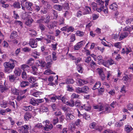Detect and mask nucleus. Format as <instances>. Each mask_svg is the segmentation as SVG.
Here are the masks:
<instances>
[{"label": "nucleus", "mask_w": 133, "mask_h": 133, "mask_svg": "<svg viewBox=\"0 0 133 133\" xmlns=\"http://www.w3.org/2000/svg\"><path fill=\"white\" fill-rule=\"evenodd\" d=\"M29 126L27 125L22 126L19 128L18 131L20 133H29Z\"/></svg>", "instance_id": "obj_3"}, {"label": "nucleus", "mask_w": 133, "mask_h": 133, "mask_svg": "<svg viewBox=\"0 0 133 133\" xmlns=\"http://www.w3.org/2000/svg\"><path fill=\"white\" fill-rule=\"evenodd\" d=\"M91 6L93 8V9L94 10H96V9H97V4L95 2H92L91 4Z\"/></svg>", "instance_id": "obj_57"}, {"label": "nucleus", "mask_w": 133, "mask_h": 133, "mask_svg": "<svg viewBox=\"0 0 133 133\" xmlns=\"http://www.w3.org/2000/svg\"><path fill=\"white\" fill-rule=\"evenodd\" d=\"M22 78L24 80L26 79L27 78V76L26 72L25 71H23L22 74Z\"/></svg>", "instance_id": "obj_46"}, {"label": "nucleus", "mask_w": 133, "mask_h": 133, "mask_svg": "<svg viewBox=\"0 0 133 133\" xmlns=\"http://www.w3.org/2000/svg\"><path fill=\"white\" fill-rule=\"evenodd\" d=\"M21 68L23 70L28 71L30 67L28 65L24 64L22 65L21 66Z\"/></svg>", "instance_id": "obj_23"}, {"label": "nucleus", "mask_w": 133, "mask_h": 133, "mask_svg": "<svg viewBox=\"0 0 133 133\" xmlns=\"http://www.w3.org/2000/svg\"><path fill=\"white\" fill-rule=\"evenodd\" d=\"M27 79L30 82L32 83H34L36 81V78L32 76L29 77Z\"/></svg>", "instance_id": "obj_24"}, {"label": "nucleus", "mask_w": 133, "mask_h": 133, "mask_svg": "<svg viewBox=\"0 0 133 133\" xmlns=\"http://www.w3.org/2000/svg\"><path fill=\"white\" fill-rule=\"evenodd\" d=\"M14 23L17 26H19L22 28L23 27V23L21 21L16 20L14 22Z\"/></svg>", "instance_id": "obj_21"}, {"label": "nucleus", "mask_w": 133, "mask_h": 133, "mask_svg": "<svg viewBox=\"0 0 133 133\" xmlns=\"http://www.w3.org/2000/svg\"><path fill=\"white\" fill-rule=\"evenodd\" d=\"M40 111L43 112H46L48 111V109L47 107H43L40 108Z\"/></svg>", "instance_id": "obj_48"}, {"label": "nucleus", "mask_w": 133, "mask_h": 133, "mask_svg": "<svg viewBox=\"0 0 133 133\" xmlns=\"http://www.w3.org/2000/svg\"><path fill=\"white\" fill-rule=\"evenodd\" d=\"M7 103L6 102L3 101L1 102L0 105L1 107H3L4 108H5L7 106Z\"/></svg>", "instance_id": "obj_38"}, {"label": "nucleus", "mask_w": 133, "mask_h": 133, "mask_svg": "<svg viewBox=\"0 0 133 133\" xmlns=\"http://www.w3.org/2000/svg\"><path fill=\"white\" fill-rule=\"evenodd\" d=\"M74 30V28L72 26H70L68 27L67 26V32H73Z\"/></svg>", "instance_id": "obj_45"}, {"label": "nucleus", "mask_w": 133, "mask_h": 133, "mask_svg": "<svg viewBox=\"0 0 133 133\" xmlns=\"http://www.w3.org/2000/svg\"><path fill=\"white\" fill-rule=\"evenodd\" d=\"M32 73L34 75H36L37 74V68L36 67L34 66H32Z\"/></svg>", "instance_id": "obj_30"}, {"label": "nucleus", "mask_w": 133, "mask_h": 133, "mask_svg": "<svg viewBox=\"0 0 133 133\" xmlns=\"http://www.w3.org/2000/svg\"><path fill=\"white\" fill-rule=\"evenodd\" d=\"M37 61H38L39 62V63L40 64V65H39V66H41L42 68L46 67V63L44 61L43 59H40Z\"/></svg>", "instance_id": "obj_12"}, {"label": "nucleus", "mask_w": 133, "mask_h": 133, "mask_svg": "<svg viewBox=\"0 0 133 133\" xmlns=\"http://www.w3.org/2000/svg\"><path fill=\"white\" fill-rule=\"evenodd\" d=\"M12 91L14 95H19V91L17 89H14L12 90Z\"/></svg>", "instance_id": "obj_54"}, {"label": "nucleus", "mask_w": 133, "mask_h": 133, "mask_svg": "<svg viewBox=\"0 0 133 133\" xmlns=\"http://www.w3.org/2000/svg\"><path fill=\"white\" fill-rule=\"evenodd\" d=\"M33 107L31 105H29L28 106H23V109L26 111H31L33 108Z\"/></svg>", "instance_id": "obj_16"}, {"label": "nucleus", "mask_w": 133, "mask_h": 133, "mask_svg": "<svg viewBox=\"0 0 133 133\" xmlns=\"http://www.w3.org/2000/svg\"><path fill=\"white\" fill-rule=\"evenodd\" d=\"M25 7L28 10L32 11L33 9L31 7L33 5L32 3L30 2H27L25 3Z\"/></svg>", "instance_id": "obj_8"}, {"label": "nucleus", "mask_w": 133, "mask_h": 133, "mask_svg": "<svg viewBox=\"0 0 133 133\" xmlns=\"http://www.w3.org/2000/svg\"><path fill=\"white\" fill-rule=\"evenodd\" d=\"M21 72V70L19 68H17L15 69L14 71L15 75L18 76H19L20 75Z\"/></svg>", "instance_id": "obj_20"}, {"label": "nucleus", "mask_w": 133, "mask_h": 133, "mask_svg": "<svg viewBox=\"0 0 133 133\" xmlns=\"http://www.w3.org/2000/svg\"><path fill=\"white\" fill-rule=\"evenodd\" d=\"M29 103L34 106H37L36 99H35L33 98H31L29 101Z\"/></svg>", "instance_id": "obj_28"}, {"label": "nucleus", "mask_w": 133, "mask_h": 133, "mask_svg": "<svg viewBox=\"0 0 133 133\" xmlns=\"http://www.w3.org/2000/svg\"><path fill=\"white\" fill-rule=\"evenodd\" d=\"M29 43L30 46L32 48H36L37 46V41H36V39H30L29 42Z\"/></svg>", "instance_id": "obj_5"}, {"label": "nucleus", "mask_w": 133, "mask_h": 133, "mask_svg": "<svg viewBox=\"0 0 133 133\" xmlns=\"http://www.w3.org/2000/svg\"><path fill=\"white\" fill-rule=\"evenodd\" d=\"M66 80L67 84H73L74 82V80L72 79H68Z\"/></svg>", "instance_id": "obj_59"}, {"label": "nucleus", "mask_w": 133, "mask_h": 133, "mask_svg": "<svg viewBox=\"0 0 133 133\" xmlns=\"http://www.w3.org/2000/svg\"><path fill=\"white\" fill-rule=\"evenodd\" d=\"M56 26L55 23V22H52L50 24H49L48 26V27L49 29H53Z\"/></svg>", "instance_id": "obj_32"}, {"label": "nucleus", "mask_w": 133, "mask_h": 133, "mask_svg": "<svg viewBox=\"0 0 133 133\" xmlns=\"http://www.w3.org/2000/svg\"><path fill=\"white\" fill-rule=\"evenodd\" d=\"M101 85V83L100 82H97L93 87V89L95 90L96 89L100 87Z\"/></svg>", "instance_id": "obj_35"}, {"label": "nucleus", "mask_w": 133, "mask_h": 133, "mask_svg": "<svg viewBox=\"0 0 133 133\" xmlns=\"http://www.w3.org/2000/svg\"><path fill=\"white\" fill-rule=\"evenodd\" d=\"M53 8L58 11H61L62 10L63 6L59 4H55L53 6Z\"/></svg>", "instance_id": "obj_13"}, {"label": "nucleus", "mask_w": 133, "mask_h": 133, "mask_svg": "<svg viewBox=\"0 0 133 133\" xmlns=\"http://www.w3.org/2000/svg\"><path fill=\"white\" fill-rule=\"evenodd\" d=\"M29 33L30 36L32 37H34L37 35L36 31L34 30L30 29L29 30Z\"/></svg>", "instance_id": "obj_19"}, {"label": "nucleus", "mask_w": 133, "mask_h": 133, "mask_svg": "<svg viewBox=\"0 0 133 133\" xmlns=\"http://www.w3.org/2000/svg\"><path fill=\"white\" fill-rule=\"evenodd\" d=\"M37 106L39 104L43 102H44V100L42 99H36Z\"/></svg>", "instance_id": "obj_56"}, {"label": "nucleus", "mask_w": 133, "mask_h": 133, "mask_svg": "<svg viewBox=\"0 0 133 133\" xmlns=\"http://www.w3.org/2000/svg\"><path fill=\"white\" fill-rule=\"evenodd\" d=\"M81 105V103L80 101L77 100L75 102V105L76 107H79Z\"/></svg>", "instance_id": "obj_51"}, {"label": "nucleus", "mask_w": 133, "mask_h": 133, "mask_svg": "<svg viewBox=\"0 0 133 133\" xmlns=\"http://www.w3.org/2000/svg\"><path fill=\"white\" fill-rule=\"evenodd\" d=\"M52 11L53 12V14L54 15V18L56 19L58 17L57 12L54 10H52Z\"/></svg>", "instance_id": "obj_42"}, {"label": "nucleus", "mask_w": 133, "mask_h": 133, "mask_svg": "<svg viewBox=\"0 0 133 133\" xmlns=\"http://www.w3.org/2000/svg\"><path fill=\"white\" fill-rule=\"evenodd\" d=\"M64 19L63 17H60L59 20V23L60 25L63 24H64Z\"/></svg>", "instance_id": "obj_49"}, {"label": "nucleus", "mask_w": 133, "mask_h": 133, "mask_svg": "<svg viewBox=\"0 0 133 133\" xmlns=\"http://www.w3.org/2000/svg\"><path fill=\"white\" fill-rule=\"evenodd\" d=\"M75 34L76 36L82 37L83 36L84 33V32L82 31H77L75 33Z\"/></svg>", "instance_id": "obj_36"}, {"label": "nucleus", "mask_w": 133, "mask_h": 133, "mask_svg": "<svg viewBox=\"0 0 133 133\" xmlns=\"http://www.w3.org/2000/svg\"><path fill=\"white\" fill-rule=\"evenodd\" d=\"M93 108L95 109H99V111L104 110V108L102 104H99L97 105L93 106Z\"/></svg>", "instance_id": "obj_11"}, {"label": "nucleus", "mask_w": 133, "mask_h": 133, "mask_svg": "<svg viewBox=\"0 0 133 133\" xmlns=\"http://www.w3.org/2000/svg\"><path fill=\"white\" fill-rule=\"evenodd\" d=\"M9 78L10 81H13L16 79V77L14 75H10L9 76Z\"/></svg>", "instance_id": "obj_44"}, {"label": "nucleus", "mask_w": 133, "mask_h": 133, "mask_svg": "<svg viewBox=\"0 0 133 133\" xmlns=\"http://www.w3.org/2000/svg\"><path fill=\"white\" fill-rule=\"evenodd\" d=\"M118 6L116 3H113L110 6V8L112 10L116 11L117 10Z\"/></svg>", "instance_id": "obj_14"}, {"label": "nucleus", "mask_w": 133, "mask_h": 133, "mask_svg": "<svg viewBox=\"0 0 133 133\" xmlns=\"http://www.w3.org/2000/svg\"><path fill=\"white\" fill-rule=\"evenodd\" d=\"M91 109V107L88 105L85 104V109L87 111H90Z\"/></svg>", "instance_id": "obj_61"}, {"label": "nucleus", "mask_w": 133, "mask_h": 133, "mask_svg": "<svg viewBox=\"0 0 133 133\" xmlns=\"http://www.w3.org/2000/svg\"><path fill=\"white\" fill-rule=\"evenodd\" d=\"M128 33L126 32L121 33L119 38V40H122L126 38L128 36Z\"/></svg>", "instance_id": "obj_17"}, {"label": "nucleus", "mask_w": 133, "mask_h": 133, "mask_svg": "<svg viewBox=\"0 0 133 133\" xmlns=\"http://www.w3.org/2000/svg\"><path fill=\"white\" fill-rule=\"evenodd\" d=\"M97 70L101 77L102 80H103L105 78V76L103 72L102 69H101L98 68Z\"/></svg>", "instance_id": "obj_6"}, {"label": "nucleus", "mask_w": 133, "mask_h": 133, "mask_svg": "<svg viewBox=\"0 0 133 133\" xmlns=\"http://www.w3.org/2000/svg\"><path fill=\"white\" fill-rule=\"evenodd\" d=\"M41 92L38 91H36L32 94V95L36 97H37L39 96V95L41 94Z\"/></svg>", "instance_id": "obj_50"}, {"label": "nucleus", "mask_w": 133, "mask_h": 133, "mask_svg": "<svg viewBox=\"0 0 133 133\" xmlns=\"http://www.w3.org/2000/svg\"><path fill=\"white\" fill-rule=\"evenodd\" d=\"M65 117L66 120L68 122L71 121L75 118V115L74 113H68L65 114Z\"/></svg>", "instance_id": "obj_4"}, {"label": "nucleus", "mask_w": 133, "mask_h": 133, "mask_svg": "<svg viewBox=\"0 0 133 133\" xmlns=\"http://www.w3.org/2000/svg\"><path fill=\"white\" fill-rule=\"evenodd\" d=\"M50 16L49 15H48L46 17V18H44L43 17V19H44V20H43L44 22L46 24H48L50 21Z\"/></svg>", "instance_id": "obj_43"}, {"label": "nucleus", "mask_w": 133, "mask_h": 133, "mask_svg": "<svg viewBox=\"0 0 133 133\" xmlns=\"http://www.w3.org/2000/svg\"><path fill=\"white\" fill-rule=\"evenodd\" d=\"M78 82L79 83V85L81 86L84 84H87L88 82L83 79H79L78 80Z\"/></svg>", "instance_id": "obj_18"}, {"label": "nucleus", "mask_w": 133, "mask_h": 133, "mask_svg": "<svg viewBox=\"0 0 133 133\" xmlns=\"http://www.w3.org/2000/svg\"><path fill=\"white\" fill-rule=\"evenodd\" d=\"M5 83V81L4 80L0 81V90L2 93L6 91L8 89Z\"/></svg>", "instance_id": "obj_2"}, {"label": "nucleus", "mask_w": 133, "mask_h": 133, "mask_svg": "<svg viewBox=\"0 0 133 133\" xmlns=\"http://www.w3.org/2000/svg\"><path fill=\"white\" fill-rule=\"evenodd\" d=\"M82 93H87L89 91V87L86 86H85L82 88Z\"/></svg>", "instance_id": "obj_29"}, {"label": "nucleus", "mask_w": 133, "mask_h": 133, "mask_svg": "<svg viewBox=\"0 0 133 133\" xmlns=\"http://www.w3.org/2000/svg\"><path fill=\"white\" fill-rule=\"evenodd\" d=\"M65 9H68L69 8V4L68 3H65L62 6Z\"/></svg>", "instance_id": "obj_64"}, {"label": "nucleus", "mask_w": 133, "mask_h": 133, "mask_svg": "<svg viewBox=\"0 0 133 133\" xmlns=\"http://www.w3.org/2000/svg\"><path fill=\"white\" fill-rule=\"evenodd\" d=\"M81 123V121L79 119H77L75 121V125L77 126L80 125Z\"/></svg>", "instance_id": "obj_58"}, {"label": "nucleus", "mask_w": 133, "mask_h": 133, "mask_svg": "<svg viewBox=\"0 0 133 133\" xmlns=\"http://www.w3.org/2000/svg\"><path fill=\"white\" fill-rule=\"evenodd\" d=\"M91 12V8L90 7L86 6L84 10V11L83 12V14L85 15L90 14Z\"/></svg>", "instance_id": "obj_10"}, {"label": "nucleus", "mask_w": 133, "mask_h": 133, "mask_svg": "<svg viewBox=\"0 0 133 133\" xmlns=\"http://www.w3.org/2000/svg\"><path fill=\"white\" fill-rule=\"evenodd\" d=\"M11 6H13L14 8L17 9L20 8H21L20 4L18 2H15Z\"/></svg>", "instance_id": "obj_26"}, {"label": "nucleus", "mask_w": 133, "mask_h": 133, "mask_svg": "<svg viewBox=\"0 0 133 133\" xmlns=\"http://www.w3.org/2000/svg\"><path fill=\"white\" fill-rule=\"evenodd\" d=\"M53 128V126L51 124L49 125L45 124V126L44 127V130L46 131H49Z\"/></svg>", "instance_id": "obj_15"}, {"label": "nucleus", "mask_w": 133, "mask_h": 133, "mask_svg": "<svg viewBox=\"0 0 133 133\" xmlns=\"http://www.w3.org/2000/svg\"><path fill=\"white\" fill-rule=\"evenodd\" d=\"M83 118L86 120H88L90 118V116L87 115L86 113L84 114L83 115Z\"/></svg>", "instance_id": "obj_63"}, {"label": "nucleus", "mask_w": 133, "mask_h": 133, "mask_svg": "<svg viewBox=\"0 0 133 133\" xmlns=\"http://www.w3.org/2000/svg\"><path fill=\"white\" fill-rule=\"evenodd\" d=\"M41 7V6H40L35 5V6H34V9L36 11L38 12L40 10Z\"/></svg>", "instance_id": "obj_52"}, {"label": "nucleus", "mask_w": 133, "mask_h": 133, "mask_svg": "<svg viewBox=\"0 0 133 133\" xmlns=\"http://www.w3.org/2000/svg\"><path fill=\"white\" fill-rule=\"evenodd\" d=\"M58 121L59 119L58 118L56 117L53 119L52 123L54 125H55L58 122Z\"/></svg>", "instance_id": "obj_60"}, {"label": "nucleus", "mask_w": 133, "mask_h": 133, "mask_svg": "<svg viewBox=\"0 0 133 133\" xmlns=\"http://www.w3.org/2000/svg\"><path fill=\"white\" fill-rule=\"evenodd\" d=\"M131 127L129 125H126L125 127V130L126 132L129 133L131 132L132 130Z\"/></svg>", "instance_id": "obj_27"}, {"label": "nucleus", "mask_w": 133, "mask_h": 133, "mask_svg": "<svg viewBox=\"0 0 133 133\" xmlns=\"http://www.w3.org/2000/svg\"><path fill=\"white\" fill-rule=\"evenodd\" d=\"M32 116V114L30 112H26L24 116V119L25 121L29 120Z\"/></svg>", "instance_id": "obj_9"}, {"label": "nucleus", "mask_w": 133, "mask_h": 133, "mask_svg": "<svg viewBox=\"0 0 133 133\" xmlns=\"http://www.w3.org/2000/svg\"><path fill=\"white\" fill-rule=\"evenodd\" d=\"M8 104L10 106H12V108L13 110H14L15 109V105L14 102L10 101L8 103Z\"/></svg>", "instance_id": "obj_55"}, {"label": "nucleus", "mask_w": 133, "mask_h": 133, "mask_svg": "<svg viewBox=\"0 0 133 133\" xmlns=\"http://www.w3.org/2000/svg\"><path fill=\"white\" fill-rule=\"evenodd\" d=\"M97 59L98 60V62L99 64H101L103 62L102 57L101 55H99L97 57Z\"/></svg>", "instance_id": "obj_34"}, {"label": "nucleus", "mask_w": 133, "mask_h": 133, "mask_svg": "<svg viewBox=\"0 0 133 133\" xmlns=\"http://www.w3.org/2000/svg\"><path fill=\"white\" fill-rule=\"evenodd\" d=\"M100 7L99 8H97V9H96V11L98 12H100L102 11L104 8V5H100Z\"/></svg>", "instance_id": "obj_41"}, {"label": "nucleus", "mask_w": 133, "mask_h": 133, "mask_svg": "<svg viewBox=\"0 0 133 133\" xmlns=\"http://www.w3.org/2000/svg\"><path fill=\"white\" fill-rule=\"evenodd\" d=\"M82 88L77 87L75 89L76 92H77L79 93H82Z\"/></svg>", "instance_id": "obj_62"}, {"label": "nucleus", "mask_w": 133, "mask_h": 133, "mask_svg": "<svg viewBox=\"0 0 133 133\" xmlns=\"http://www.w3.org/2000/svg\"><path fill=\"white\" fill-rule=\"evenodd\" d=\"M54 114L56 116H59L61 115L62 113L59 110H58L54 112Z\"/></svg>", "instance_id": "obj_53"}, {"label": "nucleus", "mask_w": 133, "mask_h": 133, "mask_svg": "<svg viewBox=\"0 0 133 133\" xmlns=\"http://www.w3.org/2000/svg\"><path fill=\"white\" fill-rule=\"evenodd\" d=\"M39 26L40 29L42 31H44L46 27L45 26L41 23L39 24Z\"/></svg>", "instance_id": "obj_39"}, {"label": "nucleus", "mask_w": 133, "mask_h": 133, "mask_svg": "<svg viewBox=\"0 0 133 133\" xmlns=\"http://www.w3.org/2000/svg\"><path fill=\"white\" fill-rule=\"evenodd\" d=\"M17 63L16 60L12 58H10L9 62H4L3 64L4 72L9 73L11 72Z\"/></svg>", "instance_id": "obj_1"}, {"label": "nucleus", "mask_w": 133, "mask_h": 133, "mask_svg": "<svg viewBox=\"0 0 133 133\" xmlns=\"http://www.w3.org/2000/svg\"><path fill=\"white\" fill-rule=\"evenodd\" d=\"M44 74H55V73L53 71H52L50 69H48L46 70L44 72Z\"/></svg>", "instance_id": "obj_33"}, {"label": "nucleus", "mask_w": 133, "mask_h": 133, "mask_svg": "<svg viewBox=\"0 0 133 133\" xmlns=\"http://www.w3.org/2000/svg\"><path fill=\"white\" fill-rule=\"evenodd\" d=\"M96 49H98L101 51L102 53H103L105 49V48L104 47H99L98 46L95 47Z\"/></svg>", "instance_id": "obj_47"}, {"label": "nucleus", "mask_w": 133, "mask_h": 133, "mask_svg": "<svg viewBox=\"0 0 133 133\" xmlns=\"http://www.w3.org/2000/svg\"><path fill=\"white\" fill-rule=\"evenodd\" d=\"M29 83L28 82L23 81L21 82L20 86L22 87H24L29 85Z\"/></svg>", "instance_id": "obj_25"}, {"label": "nucleus", "mask_w": 133, "mask_h": 133, "mask_svg": "<svg viewBox=\"0 0 133 133\" xmlns=\"http://www.w3.org/2000/svg\"><path fill=\"white\" fill-rule=\"evenodd\" d=\"M77 70L79 72L81 73H82L83 71V69L81 65L79 64L77 65Z\"/></svg>", "instance_id": "obj_40"}, {"label": "nucleus", "mask_w": 133, "mask_h": 133, "mask_svg": "<svg viewBox=\"0 0 133 133\" xmlns=\"http://www.w3.org/2000/svg\"><path fill=\"white\" fill-rule=\"evenodd\" d=\"M66 104L70 107H72L75 105V103L73 100L71 99L70 102H66Z\"/></svg>", "instance_id": "obj_22"}, {"label": "nucleus", "mask_w": 133, "mask_h": 133, "mask_svg": "<svg viewBox=\"0 0 133 133\" xmlns=\"http://www.w3.org/2000/svg\"><path fill=\"white\" fill-rule=\"evenodd\" d=\"M84 41H82L77 43L74 46V49L75 50H78L83 45V43L84 42Z\"/></svg>", "instance_id": "obj_7"}, {"label": "nucleus", "mask_w": 133, "mask_h": 133, "mask_svg": "<svg viewBox=\"0 0 133 133\" xmlns=\"http://www.w3.org/2000/svg\"><path fill=\"white\" fill-rule=\"evenodd\" d=\"M17 36V33L15 32H12L10 36V38L11 39H14L15 38H16Z\"/></svg>", "instance_id": "obj_37"}, {"label": "nucleus", "mask_w": 133, "mask_h": 133, "mask_svg": "<svg viewBox=\"0 0 133 133\" xmlns=\"http://www.w3.org/2000/svg\"><path fill=\"white\" fill-rule=\"evenodd\" d=\"M33 21V20L32 19H29L26 21L25 24L27 25L30 26Z\"/></svg>", "instance_id": "obj_31"}]
</instances>
